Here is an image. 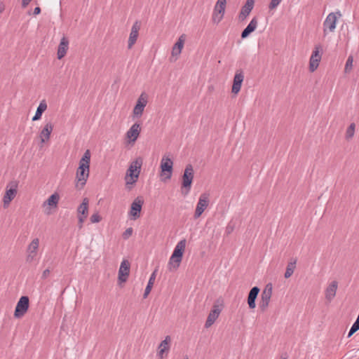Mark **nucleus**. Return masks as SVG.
<instances>
[{"instance_id":"15","label":"nucleus","mask_w":359,"mask_h":359,"mask_svg":"<svg viewBox=\"0 0 359 359\" xmlns=\"http://www.w3.org/2000/svg\"><path fill=\"white\" fill-rule=\"evenodd\" d=\"M321 46L320 45L316 46L309 60V70L313 72L317 69L321 60Z\"/></svg>"},{"instance_id":"22","label":"nucleus","mask_w":359,"mask_h":359,"mask_svg":"<svg viewBox=\"0 0 359 359\" xmlns=\"http://www.w3.org/2000/svg\"><path fill=\"white\" fill-rule=\"evenodd\" d=\"M186 36L185 34H182L177 41L175 43L172 49V56L176 57V58L180 55L182 50L184 47V41H185Z\"/></svg>"},{"instance_id":"53","label":"nucleus","mask_w":359,"mask_h":359,"mask_svg":"<svg viewBox=\"0 0 359 359\" xmlns=\"http://www.w3.org/2000/svg\"><path fill=\"white\" fill-rule=\"evenodd\" d=\"M281 359H287V358H281Z\"/></svg>"},{"instance_id":"10","label":"nucleus","mask_w":359,"mask_h":359,"mask_svg":"<svg viewBox=\"0 0 359 359\" xmlns=\"http://www.w3.org/2000/svg\"><path fill=\"white\" fill-rule=\"evenodd\" d=\"M173 162L168 156H163L161 161V176H165V179L170 180L172 173Z\"/></svg>"},{"instance_id":"3","label":"nucleus","mask_w":359,"mask_h":359,"mask_svg":"<svg viewBox=\"0 0 359 359\" xmlns=\"http://www.w3.org/2000/svg\"><path fill=\"white\" fill-rule=\"evenodd\" d=\"M341 15H342L339 11L332 12L327 15L323 24L324 37H325L328 33L334 32L337 22Z\"/></svg>"},{"instance_id":"12","label":"nucleus","mask_w":359,"mask_h":359,"mask_svg":"<svg viewBox=\"0 0 359 359\" xmlns=\"http://www.w3.org/2000/svg\"><path fill=\"white\" fill-rule=\"evenodd\" d=\"M272 294V285L269 283L266 285L262 293V298L259 304V309L262 311H265L269 306L270 299Z\"/></svg>"},{"instance_id":"1","label":"nucleus","mask_w":359,"mask_h":359,"mask_svg":"<svg viewBox=\"0 0 359 359\" xmlns=\"http://www.w3.org/2000/svg\"><path fill=\"white\" fill-rule=\"evenodd\" d=\"M90 156V151L87 149L79 161V165L76 173L77 180L76 186L78 188H82L89 177Z\"/></svg>"},{"instance_id":"24","label":"nucleus","mask_w":359,"mask_h":359,"mask_svg":"<svg viewBox=\"0 0 359 359\" xmlns=\"http://www.w3.org/2000/svg\"><path fill=\"white\" fill-rule=\"evenodd\" d=\"M68 48H69V41L66 36H63L60 40V43L58 46V48H57V58L59 60H61L62 58H63L65 56Z\"/></svg>"},{"instance_id":"30","label":"nucleus","mask_w":359,"mask_h":359,"mask_svg":"<svg viewBox=\"0 0 359 359\" xmlns=\"http://www.w3.org/2000/svg\"><path fill=\"white\" fill-rule=\"evenodd\" d=\"M355 130V124L354 123H351L346 130L345 138L346 140L349 141L353 137Z\"/></svg>"},{"instance_id":"20","label":"nucleus","mask_w":359,"mask_h":359,"mask_svg":"<svg viewBox=\"0 0 359 359\" xmlns=\"http://www.w3.org/2000/svg\"><path fill=\"white\" fill-rule=\"evenodd\" d=\"M141 128L140 124L138 123H134L126 133V137L130 142H135L140 133Z\"/></svg>"},{"instance_id":"17","label":"nucleus","mask_w":359,"mask_h":359,"mask_svg":"<svg viewBox=\"0 0 359 359\" xmlns=\"http://www.w3.org/2000/svg\"><path fill=\"white\" fill-rule=\"evenodd\" d=\"M171 338L170 336L165 337V339L163 340L158 346L157 356L160 359L165 358L170 348Z\"/></svg>"},{"instance_id":"34","label":"nucleus","mask_w":359,"mask_h":359,"mask_svg":"<svg viewBox=\"0 0 359 359\" xmlns=\"http://www.w3.org/2000/svg\"><path fill=\"white\" fill-rule=\"evenodd\" d=\"M247 18V2L243 6L241 13L239 15V20L243 21Z\"/></svg>"},{"instance_id":"49","label":"nucleus","mask_w":359,"mask_h":359,"mask_svg":"<svg viewBox=\"0 0 359 359\" xmlns=\"http://www.w3.org/2000/svg\"><path fill=\"white\" fill-rule=\"evenodd\" d=\"M356 332V330L355 329H353V327H351L350 330H349V332H348V337H351L353 333H355Z\"/></svg>"},{"instance_id":"47","label":"nucleus","mask_w":359,"mask_h":359,"mask_svg":"<svg viewBox=\"0 0 359 359\" xmlns=\"http://www.w3.org/2000/svg\"><path fill=\"white\" fill-rule=\"evenodd\" d=\"M241 37L243 39L247 38V27L243 30Z\"/></svg>"},{"instance_id":"40","label":"nucleus","mask_w":359,"mask_h":359,"mask_svg":"<svg viewBox=\"0 0 359 359\" xmlns=\"http://www.w3.org/2000/svg\"><path fill=\"white\" fill-rule=\"evenodd\" d=\"M257 298H252L248 297V306L250 309H255L256 307L255 300Z\"/></svg>"},{"instance_id":"18","label":"nucleus","mask_w":359,"mask_h":359,"mask_svg":"<svg viewBox=\"0 0 359 359\" xmlns=\"http://www.w3.org/2000/svg\"><path fill=\"white\" fill-rule=\"evenodd\" d=\"M130 273V263L128 260H123L118 270V280L121 283L126 282Z\"/></svg>"},{"instance_id":"41","label":"nucleus","mask_w":359,"mask_h":359,"mask_svg":"<svg viewBox=\"0 0 359 359\" xmlns=\"http://www.w3.org/2000/svg\"><path fill=\"white\" fill-rule=\"evenodd\" d=\"M49 275H50V270L48 269H45L42 273L41 278L46 279L48 277Z\"/></svg>"},{"instance_id":"50","label":"nucleus","mask_w":359,"mask_h":359,"mask_svg":"<svg viewBox=\"0 0 359 359\" xmlns=\"http://www.w3.org/2000/svg\"><path fill=\"white\" fill-rule=\"evenodd\" d=\"M83 223H79V222H78V226H79V229H81V228L83 227Z\"/></svg>"},{"instance_id":"26","label":"nucleus","mask_w":359,"mask_h":359,"mask_svg":"<svg viewBox=\"0 0 359 359\" xmlns=\"http://www.w3.org/2000/svg\"><path fill=\"white\" fill-rule=\"evenodd\" d=\"M47 104L45 100H43L39 103L36 109L35 115L32 117V121H38L41 118L42 114L47 109Z\"/></svg>"},{"instance_id":"42","label":"nucleus","mask_w":359,"mask_h":359,"mask_svg":"<svg viewBox=\"0 0 359 359\" xmlns=\"http://www.w3.org/2000/svg\"><path fill=\"white\" fill-rule=\"evenodd\" d=\"M351 327L355 329L356 331L359 330V316H358L356 320L355 321Z\"/></svg>"},{"instance_id":"32","label":"nucleus","mask_w":359,"mask_h":359,"mask_svg":"<svg viewBox=\"0 0 359 359\" xmlns=\"http://www.w3.org/2000/svg\"><path fill=\"white\" fill-rule=\"evenodd\" d=\"M224 15V13H219V11L214 10L212 17L213 22L218 24L222 20Z\"/></svg>"},{"instance_id":"5","label":"nucleus","mask_w":359,"mask_h":359,"mask_svg":"<svg viewBox=\"0 0 359 359\" xmlns=\"http://www.w3.org/2000/svg\"><path fill=\"white\" fill-rule=\"evenodd\" d=\"M141 165L142 162L138 160L130 163L126 177L127 184H133L137 182L140 172Z\"/></svg>"},{"instance_id":"44","label":"nucleus","mask_w":359,"mask_h":359,"mask_svg":"<svg viewBox=\"0 0 359 359\" xmlns=\"http://www.w3.org/2000/svg\"><path fill=\"white\" fill-rule=\"evenodd\" d=\"M32 0H22V8H26L29 4L30 3V1H32Z\"/></svg>"},{"instance_id":"39","label":"nucleus","mask_w":359,"mask_h":359,"mask_svg":"<svg viewBox=\"0 0 359 359\" xmlns=\"http://www.w3.org/2000/svg\"><path fill=\"white\" fill-rule=\"evenodd\" d=\"M282 0H271L269 4V9L273 10L276 8L281 2Z\"/></svg>"},{"instance_id":"2","label":"nucleus","mask_w":359,"mask_h":359,"mask_svg":"<svg viewBox=\"0 0 359 359\" xmlns=\"http://www.w3.org/2000/svg\"><path fill=\"white\" fill-rule=\"evenodd\" d=\"M186 240L182 239L180 241L175 247L173 252L170 257L168 264V269L170 271H176L179 268L182 260L183 254L186 248Z\"/></svg>"},{"instance_id":"38","label":"nucleus","mask_w":359,"mask_h":359,"mask_svg":"<svg viewBox=\"0 0 359 359\" xmlns=\"http://www.w3.org/2000/svg\"><path fill=\"white\" fill-rule=\"evenodd\" d=\"M90 219L92 223H98L101 221V217L98 212H95L91 215Z\"/></svg>"},{"instance_id":"23","label":"nucleus","mask_w":359,"mask_h":359,"mask_svg":"<svg viewBox=\"0 0 359 359\" xmlns=\"http://www.w3.org/2000/svg\"><path fill=\"white\" fill-rule=\"evenodd\" d=\"M244 76L241 72H237L233 78L231 92L236 95L241 90V84L243 81Z\"/></svg>"},{"instance_id":"52","label":"nucleus","mask_w":359,"mask_h":359,"mask_svg":"<svg viewBox=\"0 0 359 359\" xmlns=\"http://www.w3.org/2000/svg\"><path fill=\"white\" fill-rule=\"evenodd\" d=\"M251 1H252V2H254V0H250V2H251Z\"/></svg>"},{"instance_id":"46","label":"nucleus","mask_w":359,"mask_h":359,"mask_svg":"<svg viewBox=\"0 0 359 359\" xmlns=\"http://www.w3.org/2000/svg\"><path fill=\"white\" fill-rule=\"evenodd\" d=\"M41 13V8L39 7H36L34 9V15H39V13Z\"/></svg>"},{"instance_id":"33","label":"nucleus","mask_w":359,"mask_h":359,"mask_svg":"<svg viewBox=\"0 0 359 359\" xmlns=\"http://www.w3.org/2000/svg\"><path fill=\"white\" fill-rule=\"evenodd\" d=\"M257 25V18L255 17L252 19L250 22L248 24V34L254 32Z\"/></svg>"},{"instance_id":"35","label":"nucleus","mask_w":359,"mask_h":359,"mask_svg":"<svg viewBox=\"0 0 359 359\" xmlns=\"http://www.w3.org/2000/svg\"><path fill=\"white\" fill-rule=\"evenodd\" d=\"M260 290L258 287L255 286L253 287L250 292L248 293V297H252V298H257Z\"/></svg>"},{"instance_id":"31","label":"nucleus","mask_w":359,"mask_h":359,"mask_svg":"<svg viewBox=\"0 0 359 359\" xmlns=\"http://www.w3.org/2000/svg\"><path fill=\"white\" fill-rule=\"evenodd\" d=\"M226 0H217L214 10L219 11V13H225Z\"/></svg>"},{"instance_id":"9","label":"nucleus","mask_w":359,"mask_h":359,"mask_svg":"<svg viewBox=\"0 0 359 359\" xmlns=\"http://www.w3.org/2000/svg\"><path fill=\"white\" fill-rule=\"evenodd\" d=\"M59 201L60 195L57 192L50 196L42 204L44 213L47 215H50L52 213V208H56L57 207Z\"/></svg>"},{"instance_id":"43","label":"nucleus","mask_w":359,"mask_h":359,"mask_svg":"<svg viewBox=\"0 0 359 359\" xmlns=\"http://www.w3.org/2000/svg\"><path fill=\"white\" fill-rule=\"evenodd\" d=\"M87 215H78L79 223H83L87 218Z\"/></svg>"},{"instance_id":"29","label":"nucleus","mask_w":359,"mask_h":359,"mask_svg":"<svg viewBox=\"0 0 359 359\" xmlns=\"http://www.w3.org/2000/svg\"><path fill=\"white\" fill-rule=\"evenodd\" d=\"M156 271H154L151 273V276H150V278L149 279L147 285V287L145 288L144 293V295H143L144 298H146L148 296V294L150 293L151 290V288L153 287V285L154 283L155 278H156Z\"/></svg>"},{"instance_id":"21","label":"nucleus","mask_w":359,"mask_h":359,"mask_svg":"<svg viewBox=\"0 0 359 359\" xmlns=\"http://www.w3.org/2000/svg\"><path fill=\"white\" fill-rule=\"evenodd\" d=\"M338 288V283L336 280L332 281L325 290V297L327 302H330L336 296Z\"/></svg>"},{"instance_id":"8","label":"nucleus","mask_w":359,"mask_h":359,"mask_svg":"<svg viewBox=\"0 0 359 359\" xmlns=\"http://www.w3.org/2000/svg\"><path fill=\"white\" fill-rule=\"evenodd\" d=\"M210 203L209 194L207 193H203L200 195L198 201L196 205V208L194 212V218L197 219L201 217L202 213L208 208Z\"/></svg>"},{"instance_id":"28","label":"nucleus","mask_w":359,"mask_h":359,"mask_svg":"<svg viewBox=\"0 0 359 359\" xmlns=\"http://www.w3.org/2000/svg\"><path fill=\"white\" fill-rule=\"evenodd\" d=\"M296 264H297V259H292L288 262L287 267H286V271L284 274V277L285 278H289L290 277L292 276V275L293 274L294 271L296 268Z\"/></svg>"},{"instance_id":"7","label":"nucleus","mask_w":359,"mask_h":359,"mask_svg":"<svg viewBox=\"0 0 359 359\" xmlns=\"http://www.w3.org/2000/svg\"><path fill=\"white\" fill-rule=\"evenodd\" d=\"M194 176L193 166L191 164H188L184 169L182 179V189H186V194L191 190Z\"/></svg>"},{"instance_id":"14","label":"nucleus","mask_w":359,"mask_h":359,"mask_svg":"<svg viewBox=\"0 0 359 359\" xmlns=\"http://www.w3.org/2000/svg\"><path fill=\"white\" fill-rule=\"evenodd\" d=\"M39 247V239L36 238L29 244L27 249L26 261L32 263L36 259Z\"/></svg>"},{"instance_id":"27","label":"nucleus","mask_w":359,"mask_h":359,"mask_svg":"<svg viewBox=\"0 0 359 359\" xmlns=\"http://www.w3.org/2000/svg\"><path fill=\"white\" fill-rule=\"evenodd\" d=\"M88 205L89 200L88 198H84L82 203L77 208L78 215H88Z\"/></svg>"},{"instance_id":"25","label":"nucleus","mask_w":359,"mask_h":359,"mask_svg":"<svg viewBox=\"0 0 359 359\" xmlns=\"http://www.w3.org/2000/svg\"><path fill=\"white\" fill-rule=\"evenodd\" d=\"M53 130V125L48 122L46 123L40 133V139L42 143L48 141L50 139V134Z\"/></svg>"},{"instance_id":"16","label":"nucleus","mask_w":359,"mask_h":359,"mask_svg":"<svg viewBox=\"0 0 359 359\" xmlns=\"http://www.w3.org/2000/svg\"><path fill=\"white\" fill-rule=\"evenodd\" d=\"M147 104V95L145 93H142L138 97L137 103L133 110V116L140 118L142 115Z\"/></svg>"},{"instance_id":"6","label":"nucleus","mask_w":359,"mask_h":359,"mask_svg":"<svg viewBox=\"0 0 359 359\" xmlns=\"http://www.w3.org/2000/svg\"><path fill=\"white\" fill-rule=\"evenodd\" d=\"M18 192V182L16 181L10 182L6 188V192L3 197L4 208L9 206L11 202L15 198Z\"/></svg>"},{"instance_id":"51","label":"nucleus","mask_w":359,"mask_h":359,"mask_svg":"<svg viewBox=\"0 0 359 359\" xmlns=\"http://www.w3.org/2000/svg\"><path fill=\"white\" fill-rule=\"evenodd\" d=\"M184 359H189V358H188V357H186V358H184Z\"/></svg>"},{"instance_id":"11","label":"nucleus","mask_w":359,"mask_h":359,"mask_svg":"<svg viewBox=\"0 0 359 359\" xmlns=\"http://www.w3.org/2000/svg\"><path fill=\"white\" fill-rule=\"evenodd\" d=\"M29 301L28 297H21L17 303L14 312V316L17 318H22L29 309Z\"/></svg>"},{"instance_id":"36","label":"nucleus","mask_w":359,"mask_h":359,"mask_svg":"<svg viewBox=\"0 0 359 359\" xmlns=\"http://www.w3.org/2000/svg\"><path fill=\"white\" fill-rule=\"evenodd\" d=\"M353 61V57L349 56L346 60V65H345V72H348L349 70H351L352 69Z\"/></svg>"},{"instance_id":"37","label":"nucleus","mask_w":359,"mask_h":359,"mask_svg":"<svg viewBox=\"0 0 359 359\" xmlns=\"http://www.w3.org/2000/svg\"><path fill=\"white\" fill-rule=\"evenodd\" d=\"M133 229L131 227L128 228L122 234L123 238L128 239L133 234Z\"/></svg>"},{"instance_id":"48","label":"nucleus","mask_w":359,"mask_h":359,"mask_svg":"<svg viewBox=\"0 0 359 359\" xmlns=\"http://www.w3.org/2000/svg\"><path fill=\"white\" fill-rule=\"evenodd\" d=\"M5 10V5L3 2H0V14Z\"/></svg>"},{"instance_id":"13","label":"nucleus","mask_w":359,"mask_h":359,"mask_svg":"<svg viewBox=\"0 0 359 359\" xmlns=\"http://www.w3.org/2000/svg\"><path fill=\"white\" fill-rule=\"evenodd\" d=\"M143 204L144 200L140 196L133 201L129 211V215L133 219H137L140 217Z\"/></svg>"},{"instance_id":"45","label":"nucleus","mask_w":359,"mask_h":359,"mask_svg":"<svg viewBox=\"0 0 359 359\" xmlns=\"http://www.w3.org/2000/svg\"><path fill=\"white\" fill-rule=\"evenodd\" d=\"M254 2H250V0H248V14L250 13L251 10L253 8Z\"/></svg>"},{"instance_id":"4","label":"nucleus","mask_w":359,"mask_h":359,"mask_svg":"<svg viewBox=\"0 0 359 359\" xmlns=\"http://www.w3.org/2000/svg\"><path fill=\"white\" fill-rule=\"evenodd\" d=\"M224 306V300L222 298H218L214 303L212 310L208 316L205 323V327L209 328L215 320L218 318Z\"/></svg>"},{"instance_id":"19","label":"nucleus","mask_w":359,"mask_h":359,"mask_svg":"<svg viewBox=\"0 0 359 359\" xmlns=\"http://www.w3.org/2000/svg\"><path fill=\"white\" fill-rule=\"evenodd\" d=\"M140 26L137 22H135L132 26L131 31L129 35L128 48L131 49L134 44L136 43L139 35V30Z\"/></svg>"}]
</instances>
